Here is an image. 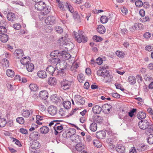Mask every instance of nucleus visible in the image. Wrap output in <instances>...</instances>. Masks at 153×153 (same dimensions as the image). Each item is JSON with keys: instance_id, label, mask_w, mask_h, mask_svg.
I'll use <instances>...</instances> for the list:
<instances>
[{"instance_id": "f257e3e1", "label": "nucleus", "mask_w": 153, "mask_h": 153, "mask_svg": "<svg viewBox=\"0 0 153 153\" xmlns=\"http://www.w3.org/2000/svg\"><path fill=\"white\" fill-rule=\"evenodd\" d=\"M73 33L76 40L79 43L81 42L84 43L87 41V37L84 32L82 30H79L78 33L74 31Z\"/></svg>"}, {"instance_id": "f03ea898", "label": "nucleus", "mask_w": 153, "mask_h": 153, "mask_svg": "<svg viewBox=\"0 0 153 153\" xmlns=\"http://www.w3.org/2000/svg\"><path fill=\"white\" fill-rule=\"evenodd\" d=\"M58 7L62 10L65 11L68 9L71 13L74 12L73 7L68 2L66 3L60 2L58 4Z\"/></svg>"}, {"instance_id": "7ed1b4c3", "label": "nucleus", "mask_w": 153, "mask_h": 153, "mask_svg": "<svg viewBox=\"0 0 153 153\" xmlns=\"http://www.w3.org/2000/svg\"><path fill=\"white\" fill-rule=\"evenodd\" d=\"M73 82L72 81H69L66 79H63L60 82L61 88L64 90L70 89Z\"/></svg>"}, {"instance_id": "20e7f679", "label": "nucleus", "mask_w": 153, "mask_h": 153, "mask_svg": "<svg viewBox=\"0 0 153 153\" xmlns=\"http://www.w3.org/2000/svg\"><path fill=\"white\" fill-rule=\"evenodd\" d=\"M74 100L77 104L83 105L85 102L84 98L79 95H76L74 97Z\"/></svg>"}, {"instance_id": "39448f33", "label": "nucleus", "mask_w": 153, "mask_h": 153, "mask_svg": "<svg viewBox=\"0 0 153 153\" xmlns=\"http://www.w3.org/2000/svg\"><path fill=\"white\" fill-rule=\"evenodd\" d=\"M149 124V123L146 120H142L138 123L139 127L143 130L146 129Z\"/></svg>"}, {"instance_id": "423d86ee", "label": "nucleus", "mask_w": 153, "mask_h": 153, "mask_svg": "<svg viewBox=\"0 0 153 153\" xmlns=\"http://www.w3.org/2000/svg\"><path fill=\"white\" fill-rule=\"evenodd\" d=\"M45 3L43 1H39L35 4V9L38 11H41L45 7Z\"/></svg>"}, {"instance_id": "0eeeda50", "label": "nucleus", "mask_w": 153, "mask_h": 153, "mask_svg": "<svg viewBox=\"0 0 153 153\" xmlns=\"http://www.w3.org/2000/svg\"><path fill=\"white\" fill-rule=\"evenodd\" d=\"M149 146L143 143L139 144L136 146L137 150L139 152H142L148 149Z\"/></svg>"}, {"instance_id": "6e6552de", "label": "nucleus", "mask_w": 153, "mask_h": 153, "mask_svg": "<svg viewBox=\"0 0 153 153\" xmlns=\"http://www.w3.org/2000/svg\"><path fill=\"white\" fill-rule=\"evenodd\" d=\"M56 18L53 16H48L45 20V23L47 25H52L55 23Z\"/></svg>"}, {"instance_id": "1a4fd4ad", "label": "nucleus", "mask_w": 153, "mask_h": 153, "mask_svg": "<svg viewBox=\"0 0 153 153\" xmlns=\"http://www.w3.org/2000/svg\"><path fill=\"white\" fill-rule=\"evenodd\" d=\"M6 22L4 20L1 21L0 22V34L6 33L7 30L5 27Z\"/></svg>"}, {"instance_id": "9d476101", "label": "nucleus", "mask_w": 153, "mask_h": 153, "mask_svg": "<svg viewBox=\"0 0 153 153\" xmlns=\"http://www.w3.org/2000/svg\"><path fill=\"white\" fill-rule=\"evenodd\" d=\"M48 111V113L52 116L56 115L57 112V107L54 105H51L49 107Z\"/></svg>"}, {"instance_id": "9b49d317", "label": "nucleus", "mask_w": 153, "mask_h": 153, "mask_svg": "<svg viewBox=\"0 0 153 153\" xmlns=\"http://www.w3.org/2000/svg\"><path fill=\"white\" fill-rule=\"evenodd\" d=\"M142 24L140 23H135L132 27H130L129 30L131 32H134L137 29L142 28Z\"/></svg>"}, {"instance_id": "f8f14e48", "label": "nucleus", "mask_w": 153, "mask_h": 153, "mask_svg": "<svg viewBox=\"0 0 153 153\" xmlns=\"http://www.w3.org/2000/svg\"><path fill=\"white\" fill-rule=\"evenodd\" d=\"M30 147L33 149L36 150L39 149L40 147V144L37 140L32 141L30 143Z\"/></svg>"}, {"instance_id": "ddd939ff", "label": "nucleus", "mask_w": 153, "mask_h": 153, "mask_svg": "<svg viewBox=\"0 0 153 153\" xmlns=\"http://www.w3.org/2000/svg\"><path fill=\"white\" fill-rule=\"evenodd\" d=\"M112 107V106L110 104H105L102 106V109L105 113L108 114L110 112Z\"/></svg>"}, {"instance_id": "4468645a", "label": "nucleus", "mask_w": 153, "mask_h": 153, "mask_svg": "<svg viewBox=\"0 0 153 153\" xmlns=\"http://www.w3.org/2000/svg\"><path fill=\"white\" fill-rule=\"evenodd\" d=\"M48 94L47 91L46 90L41 91L39 93V97L42 100H46L48 97Z\"/></svg>"}, {"instance_id": "2eb2a0df", "label": "nucleus", "mask_w": 153, "mask_h": 153, "mask_svg": "<svg viewBox=\"0 0 153 153\" xmlns=\"http://www.w3.org/2000/svg\"><path fill=\"white\" fill-rule=\"evenodd\" d=\"M103 77L104 78V80L106 82H109L113 80V76L109 74L108 71L106 72V73L105 74Z\"/></svg>"}, {"instance_id": "dca6fc26", "label": "nucleus", "mask_w": 153, "mask_h": 153, "mask_svg": "<svg viewBox=\"0 0 153 153\" xmlns=\"http://www.w3.org/2000/svg\"><path fill=\"white\" fill-rule=\"evenodd\" d=\"M50 99L52 102H54L56 103L61 102V100H63L62 97H60L59 98L56 96V95H55L51 96L50 97Z\"/></svg>"}, {"instance_id": "f3484780", "label": "nucleus", "mask_w": 153, "mask_h": 153, "mask_svg": "<svg viewBox=\"0 0 153 153\" xmlns=\"http://www.w3.org/2000/svg\"><path fill=\"white\" fill-rule=\"evenodd\" d=\"M48 83L52 86H55L56 85L57 80L54 77H51L48 79Z\"/></svg>"}, {"instance_id": "a211bd4d", "label": "nucleus", "mask_w": 153, "mask_h": 153, "mask_svg": "<svg viewBox=\"0 0 153 153\" xmlns=\"http://www.w3.org/2000/svg\"><path fill=\"white\" fill-rule=\"evenodd\" d=\"M67 65V63L64 61H63L60 62L57 66L59 68V70L63 71L66 68Z\"/></svg>"}, {"instance_id": "6ab92c4d", "label": "nucleus", "mask_w": 153, "mask_h": 153, "mask_svg": "<svg viewBox=\"0 0 153 153\" xmlns=\"http://www.w3.org/2000/svg\"><path fill=\"white\" fill-rule=\"evenodd\" d=\"M60 55V56H62L63 60H65L68 59L71 57L70 54L65 51H62Z\"/></svg>"}, {"instance_id": "aec40b11", "label": "nucleus", "mask_w": 153, "mask_h": 153, "mask_svg": "<svg viewBox=\"0 0 153 153\" xmlns=\"http://www.w3.org/2000/svg\"><path fill=\"white\" fill-rule=\"evenodd\" d=\"M14 53L16 56V58L19 59L21 58L24 55L23 51L20 49L16 50Z\"/></svg>"}, {"instance_id": "412c9836", "label": "nucleus", "mask_w": 153, "mask_h": 153, "mask_svg": "<svg viewBox=\"0 0 153 153\" xmlns=\"http://www.w3.org/2000/svg\"><path fill=\"white\" fill-rule=\"evenodd\" d=\"M0 35V40L2 42H6L8 40L9 36L6 33L1 34Z\"/></svg>"}, {"instance_id": "4be33fe9", "label": "nucleus", "mask_w": 153, "mask_h": 153, "mask_svg": "<svg viewBox=\"0 0 153 153\" xmlns=\"http://www.w3.org/2000/svg\"><path fill=\"white\" fill-rule=\"evenodd\" d=\"M37 76L41 79H45L47 77V75L46 72L44 70H41L38 71Z\"/></svg>"}, {"instance_id": "5701e85b", "label": "nucleus", "mask_w": 153, "mask_h": 153, "mask_svg": "<svg viewBox=\"0 0 153 153\" xmlns=\"http://www.w3.org/2000/svg\"><path fill=\"white\" fill-rule=\"evenodd\" d=\"M7 18L8 20L11 22L14 21L16 19L15 14L12 12L9 13L7 14Z\"/></svg>"}, {"instance_id": "b1692460", "label": "nucleus", "mask_w": 153, "mask_h": 153, "mask_svg": "<svg viewBox=\"0 0 153 153\" xmlns=\"http://www.w3.org/2000/svg\"><path fill=\"white\" fill-rule=\"evenodd\" d=\"M64 125L60 124V121L59 120V122H56L55 124L53 127L54 130L56 129L58 131L62 130L63 128Z\"/></svg>"}, {"instance_id": "393cba45", "label": "nucleus", "mask_w": 153, "mask_h": 153, "mask_svg": "<svg viewBox=\"0 0 153 153\" xmlns=\"http://www.w3.org/2000/svg\"><path fill=\"white\" fill-rule=\"evenodd\" d=\"M116 150L119 153H123L125 151V147L122 145H119L116 147Z\"/></svg>"}, {"instance_id": "a878e982", "label": "nucleus", "mask_w": 153, "mask_h": 153, "mask_svg": "<svg viewBox=\"0 0 153 153\" xmlns=\"http://www.w3.org/2000/svg\"><path fill=\"white\" fill-rule=\"evenodd\" d=\"M43 11L42 12V15L45 16L48 14L51 11V7L49 6H47L45 4V7L43 10Z\"/></svg>"}, {"instance_id": "bb28decb", "label": "nucleus", "mask_w": 153, "mask_h": 153, "mask_svg": "<svg viewBox=\"0 0 153 153\" xmlns=\"http://www.w3.org/2000/svg\"><path fill=\"white\" fill-rule=\"evenodd\" d=\"M77 143V144L76 145L75 148L77 151H81L84 149L85 146L80 141L79 143Z\"/></svg>"}, {"instance_id": "cd10ccee", "label": "nucleus", "mask_w": 153, "mask_h": 153, "mask_svg": "<svg viewBox=\"0 0 153 153\" xmlns=\"http://www.w3.org/2000/svg\"><path fill=\"white\" fill-rule=\"evenodd\" d=\"M70 140L72 142H74L76 143H79L80 141V137L76 134L71 136Z\"/></svg>"}, {"instance_id": "c85d7f7f", "label": "nucleus", "mask_w": 153, "mask_h": 153, "mask_svg": "<svg viewBox=\"0 0 153 153\" xmlns=\"http://www.w3.org/2000/svg\"><path fill=\"white\" fill-rule=\"evenodd\" d=\"M96 136L97 138L102 139L106 135L105 132L103 131H99L96 133Z\"/></svg>"}, {"instance_id": "c756f323", "label": "nucleus", "mask_w": 153, "mask_h": 153, "mask_svg": "<svg viewBox=\"0 0 153 153\" xmlns=\"http://www.w3.org/2000/svg\"><path fill=\"white\" fill-rule=\"evenodd\" d=\"M102 110V107H101L99 105H96L92 108V111L95 114H99Z\"/></svg>"}, {"instance_id": "7c9ffc66", "label": "nucleus", "mask_w": 153, "mask_h": 153, "mask_svg": "<svg viewBox=\"0 0 153 153\" xmlns=\"http://www.w3.org/2000/svg\"><path fill=\"white\" fill-rule=\"evenodd\" d=\"M39 137V134L37 132H33L31 133L30 135V137L32 140H37Z\"/></svg>"}, {"instance_id": "2f4dec72", "label": "nucleus", "mask_w": 153, "mask_h": 153, "mask_svg": "<svg viewBox=\"0 0 153 153\" xmlns=\"http://www.w3.org/2000/svg\"><path fill=\"white\" fill-rule=\"evenodd\" d=\"M30 60V58L29 57L28 58L24 57L22 58L20 60L21 63L24 65H27L28 64V62Z\"/></svg>"}, {"instance_id": "473e14b6", "label": "nucleus", "mask_w": 153, "mask_h": 153, "mask_svg": "<svg viewBox=\"0 0 153 153\" xmlns=\"http://www.w3.org/2000/svg\"><path fill=\"white\" fill-rule=\"evenodd\" d=\"M56 69L55 68L52 66L50 65L48 66L46 69V71L51 75H53V74L54 73Z\"/></svg>"}, {"instance_id": "72a5a7b5", "label": "nucleus", "mask_w": 153, "mask_h": 153, "mask_svg": "<svg viewBox=\"0 0 153 153\" xmlns=\"http://www.w3.org/2000/svg\"><path fill=\"white\" fill-rule=\"evenodd\" d=\"M49 131V128L46 126H43L41 127L39 129V132L42 134H46L48 133Z\"/></svg>"}, {"instance_id": "f704fd0d", "label": "nucleus", "mask_w": 153, "mask_h": 153, "mask_svg": "<svg viewBox=\"0 0 153 153\" xmlns=\"http://www.w3.org/2000/svg\"><path fill=\"white\" fill-rule=\"evenodd\" d=\"M97 31L101 34H103L105 31V27L102 25H99L97 28Z\"/></svg>"}, {"instance_id": "c9c22d12", "label": "nucleus", "mask_w": 153, "mask_h": 153, "mask_svg": "<svg viewBox=\"0 0 153 153\" xmlns=\"http://www.w3.org/2000/svg\"><path fill=\"white\" fill-rule=\"evenodd\" d=\"M128 82H129L131 85L134 84L136 82L135 77L132 76H129L128 78Z\"/></svg>"}, {"instance_id": "e433bc0d", "label": "nucleus", "mask_w": 153, "mask_h": 153, "mask_svg": "<svg viewBox=\"0 0 153 153\" xmlns=\"http://www.w3.org/2000/svg\"><path fill=\"white\" fill-rule=\"evenodd\" d=\"M137 117L140 120L143 119L146 117V114L143 111H140L137 114Z\"/></svg>"}, {"instance_id": "4c0bfd02", "label": "nucleus", "mask_w": 153, "mask_h": 153, "mask_svg": "<svg viewBox=\"0 0 153 153\" xmlns=\"http://www.w3.org/2000/svg\"><path fill=\"white\" fill-rule=\"evenodd\" d=\"M95 119V120H94V122H96L98 123H101L102 122L103 118L102 117L98 116L96 115L93 117V119Z\"/></svg>"}, {"instance_id": "58836bf2", "label": "nucleus", "mask_w": 153, "mask_h": 153, "mask_svg": "<svg viewBox=\"0 0 153 153\" xmlns=\"http://www.w3.org/2000/svg\"><path fill=\"white\" fill-rule=\"evenodd\" d=\"M63 105L65 109H68L71 107V103L69 101H66L64 102H63Z\"/></svg>"}, {"instance_id": "ea45409f", "label": "nucleus", "mask_w": 153, "mask_h": 153, "mask_svg": "<svg viewBox=\"0 0 153 153\" xmlns=\"http://www.w3.org/2000/svg\"><path fill=\"white\" fill-rule=\"evenodd\" d=\"M90 129L92 131H96L97 129V124L94 122L92 123L90 126Z\"/></svg>"}, {"instance_id": "a19ab883", "label": "nucleus", "mask_w": 153, "mask_h": 153, "mask_svg": "<svg viewBox=\"0 0 153 153\" xmlns=\"http://www.w3.org/2000/svg\"><path fill=\"white\" fill-rule=\"evenodd\" d=\"M107 71L105 69H99L97 71V74L99 76L103 77Z\"/></svg>"}, {"instance_id": "79ce46f5", "label": "nucleus", "mask_w": 153, "mask_h": 153, "mask_svg": "<svg viewBox=\"0 0 153 153\" xmlns=\"http://www.w3.org/2000/svg\"><path fill=\"white\" fill-rule=\"evenodd\" d=\"M27 69L29 72H32L34 69V66L33 64L30 63L26 66Z\"/></svg>"}, {"instance_id": "37998d69", "label": "nucleus", "mask_w": 153, "mask_h": 153, "mask_svg": "<svg viewBox=\"0 0 153 153\" xmlns=\"http://www.w3.org/2000/svg\"><path fill=\"white\" fill-rule=\"evenodd\" d=\"M50 61L53 64H56L57 65H58L60 62V59L58 58H56L50 59Z\"/></svg>"}, {"instance_id": "c03bdc74", "label": "nucleus", "mask_w": 153, "mask_h": 153, "mask_svg": "<svg viewBox=\"0 0 153 153\" xmlns=\"http://www.w3.org/2000/svg\"><path fill=\"white\" fill-rule=\"evenodd\" d=\"M29 87L30 90L33 91H36L38 89V87L37 85L35 84H31L29 85Z\"/></svg>"}, {"instance_id": "a18cd8bd", "label": "nucleus", "mask_w": 153, "mask_h": 153, "mask_svg": "<svg viewBox=\"0 0 153 153\" xmlns=\"http://www.w3.org/2000/svg\"><path fill=\"white\" fill-rule=\"evenodd\" d=\"M61 52L58 50L54 51L51 53V56L53 57L60 56Z\"/></svg>"}, {"instance_id": "49530a36", "label": "nucleus", "mask_w": 153, "mask_h": 153, "mask_svg": "<svg viewBox=\"0 0 153 153\" xmlns=\"http://www.w3.org/2000/svg\"><path fill=\"white\" fill-rule=\"evenodd\" d=\"M2 63L3 67L7 68L9 67V61L7 59H4L3 60Z\"/></svg>"}, {"instance_id": "de8ad7c7", "label": "nucleus", "mask_w": 153, "mask_h": 153, "mask_svg": "<svg viewBox=\"0 0 153 153\" xmlns=\"http://www.w3.org/2000/svg\"><path fill=\"white\" fill-rule=\"evenodd\" d=\"M108 149L111 152L113 151L116 150V147L115 145L113 144L112 143L109 142L108 143Z\"/></svg>"}, {"instance_id": "09e8293b", "label": "nucleus", "mask_w": 153, "mask_h": 153, "mask_svg": "<svg viewBox=\"0 0 153 153\" xmlns=\"http://www.w3.org/2000/svg\"><path fill=\"white\" fill-rule=\"evenodd\" d=\"M147 142L149 144H152L153 143V134H151L148 136Z\"/></svg>"}, {"instance_id": "8fccbe9b", "label": "nucleus", "mask_w": 153, "mask_h": 153, "mask_svg": "<svg viewBox=\"0 0 153 153\" xmlns=\"http://www.w3.org/2000/svg\"><path fill=\"white\" fill-rule=\"evenodd\" d=\"M116 54L119 58H122L124 57L125 53L123 51H117L116 52Z\"/></svg>"}, {"instance_id": "3c124183", "label": "nucleus", "mask_w": 153, "mask_h": 153, "mask_svg": "<svg viewBox=\"0 0 153 153\" xmlns=\"http://www.w3.org/2000/svg\"><path fill=\"white\" fill-rule=\"evenodd\" d=\"M23 110V111L22 113V116L23 117L26 118L29 117L30 114V111L27 110Z\"/></svg>"}, {"instance_id": "603ef678", "label": "nucleus", "mask_w": 153, "mask_h": 153, "mask_svg": "<svg viewBox=\"0 0 153 153\" xmlns=\"http://www.w3.org/2000/svg\"><path fill=\"white\" fill-rule=\"evenodd\" d=\"M77 79L79 82H82L83 81H84L85 80L84 75L81 73L78 75Z\"/></svg>"}, {"instance_id": "864d4df0", "label": "nucleus", "mask_w": 153, "mask_h": 153, "mask_svg": "<svg viewBox=\"0 0 153 153\" xmlns=\"http://www.w3.org/2000/svg\"><path fill=\"white\" fill-rule=\"evenodd\" d=\"M15 74L14 72L12 70L8 69L7 71V75L10 77H13Z\"/></svg>"}, {"instance_id": "5fc2aeb1", "label": "nucleus", "mask_w": 153, "mask_h": 153, "mask_svg": "<svg viewBox=\"0 0 153 153\" xmlns=\"http://www.w3.org/2000/svg\"><path fill=\"white\" fill-rule=\"evenodd\" d=\"M146 131L149 133H152L153 132V125L149 124V126L146 129Z\"/></svg>"}, {"instance_id": "6e6d98bb", "label": "nucleus", "mask_w": 153, "mask_h": 153, "mask_svg": "<svg viewBox=\"0 0 153 153\" xmlns=\"http://www.w3.org/2000/svg\"><path fill=\"white\" fill-rule=\"evenodd\" d=\"M7 123L6 120L4 118L0 119V127H4Z\"/></svg>"}, {"instance_id": "4d7b16f0", "label": "nucleus", "mask_w": 153, "mask_h": 153, "mask_svg": "<svg viewBox=\"0 0 153 153\" xmlns=\"http://www.w3.org/2000/svg\"><path fill=\"white\" fill-rule=\"evenodd\" d=\"M94 146L97 148H100L101 147V143L97 140H94L93 142Z\"/></svg>"}, {"instance_id": "13d9d810", "label": "nucleus", "mask_w": 153, "mask_h": 153, "mask_svg": "<svg viewBox=\"0 0 153 153\" xmlns=\"http://www.w3.org/2000/svg\"><path fill=\"white\" fill-rule=\"evenodd\" d=\"M100 21L102 23H105L108 21V18L106 16H101Z\"/></svg>"}, {"instance_id": "bf43d9fd", "label": "nucleus", "mask_w": 153, "mask_h": 153, "mask_svg": "<svg viewBox=\"0 0 153 153\" xmlns=\"http://www.w3.org/2000/svg\"><path fill=\"white\" fill-rule=\"evenodd\" d=\"M16 121L20 124H23L24 123L25 120L22 117H18L16 119Z\"/></svg>"}, {"instance_id": "052dcab7", "label": "nucleus", "mask_w": 153, "mask_h": 153, "mask_svg": "<svg viewBox=\"0 0 153 153\" xmlns=\"http://www.w3.org/2000/svg\"><path fill=\"white\" fill-rule=\"evenodd\" d=\"M93 39L96 42L101 41L102 40V39L100 37L96 35L94 36L93 37Z\"/></svg>"}, {"instance_id": "680f3d73", "label": "nucleus", "mask_w": 153, "mask_h": 153, "mask_svg": "<svg viewBox=\"0 0 153 153\" xmlns=\"http://www.w3.org/2000/svg\"><path fill=\"white\" fill-rule=\"evenodd\" d=\"M135 4L137 7H140L143 5V3L141 1L138 0L136 1Z\"/></svg>"}, {"instance_id": "e2e57ef3", "label": "nucleus", "mask_w": 153, "mask_h": 153, "mask_svg": "<svg viewBox=\"0 0 153 153\" xmlns=\"http://www.w3.org/2000/svg\"><path fill=\"white\" fill-rule=\"evenodd\" d=\"M55 30L57 33H61L63 32L62 28L61 27L58 26H56L55 27Z\"/></svg>"}, {"instance_id": "0e129e2a", "label": "nucleus", "mask_w": 153, "mask_h": 153, "mask_svg": "<svg viewBox=\"0 0 153 153\" xmlns=\"http://www.w3.org/2000/svg\"><path fill=\"white\" fill-rule=\"evenodd\" d=\"M69 134L70 136H73L74 134H75L76 132V130L75 129L72 128L70 129V130L68 131Z\"/></svg>"}, {"instance_id": "69168bd1", "label": "nucleus", "mask_w": 153, "mask_h": 153, "mask_svg": "<svg viewBox=\"0 0 153 153\" xmlns=\"http://www.w3.org/2000/svg\"><path fill=\"white\" fill-rule=\"evenodd\" d=\"M115 85L117 89H120L122 91H124L125 90L124 88L122 87L120 84L116 83L115 84Z\"/></svg>"}, {"instance_id": "338daca9", "label": "nucleus", "mask_w": 153, "mask_h": 153, "mask_svg": "<svg viewBox=\"0 0 153 153\" xmlns=\"http://www.w3.org/2000/svg\"><path fill=\"white\" fill-rule=\"evenodd\" d=\"M13 27L16 30H19L21 28V26L20 24L16 23L13 24Z\"/></svg>"}, {"instance_id": "774afa93", "label": "nucleus", "mask_w": 153, "mask_h": 153, "mask_svg": "<svg viewBox=\"0 0 153 153\" xmlns=\"http://www.w3.org/2000/svg\"><path fill=\"white\" fill-rule=\"evenodd\" d=\"M59 114L62 116H65V111L63 108H60L59 112Z\"/></svg>"}]
</instances>
